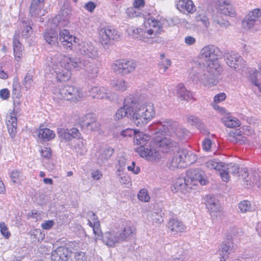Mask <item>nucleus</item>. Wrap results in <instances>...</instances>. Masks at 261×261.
<instances>
[{"label": "nucleus", "instance_id": "nucleus-11", "mask_svg": "<svg viewBox=\"0 0 261 261\" xmlns=\"http://www.w3.org/2000/svg\"><path fill=\"white\" fill-rule=\"evenodd\" d=\"M119 37L118 32L113 28L104 27L99 31V38L102 44H110L111 40H117Z\"/></svg>", "mask_w": 261, "mask_h": 261}, {"label": "nucleus", "instance_id": "nucleus-58", "mask_svg": "<svg viewBox=\"0 0 261 261\" xmlns=\"http://www.w3.org/2000/svg\"><path fill=\"white\" fill-rule=\"evenodd\" d=\"M0 232L5 239H9L11 236V232L4 222L0 223Z\"/></svg>", "mask_w": 261, "mask_h": 261}, {"label": "nucleus", "instance_id": "nucleus-1", "mask_svg": "<svg viewBox=\"0 0 261 261\" xmlns=\"http://www.w3.org/2000/svg\"><path fill=\"white\" fill-rule=\"evenodd\" d=\"M84 68L89 77L97 76L98 69L96 64L88 60L83 62L77 58L70 57L62 55H57L47 61L45 70L46 73L55 74L57 80L61 82L68 81L71 77L70 71L79 70Z\"/></svg>", "mask_w": 261, "mask_h": 261}, {"label": "nucleus", "instance_id": "nucleus-27", "mask_svg": "<svg viewBox=\"0 0 261 261\" xmlns=\"http://www.w3.org/2000/svg\"><path fill=\"white\" fill-rule=\"evenodd\" d=\"M177 97L181 100L190 101L193 98V94L188 90L182 83L177 85L176 88Z\"/></svg>", "mask_w": 261, "mask_h": 261}, {"label": "nucleus", "instance_id": "nucleus-40", "mask_svg": "<svg viewBox=\"0 0 261 261\" xmlns=\"http://www.w3.org/2000/svg\"><path fill=\"white\" fill-rule=\"evenodd\" d=\"M112 87L120 92L126 91L128 88V83L123 79H118L112 83Z\"/></svg>", "mask_w": 261, "mask_h": 261}, {"label": "nucleus", "instance_id": "nucleus-59", "mask_svg": "<svg viewBox=\"0 0 261 261\" xmlns=\"http://www.w3.org/2000/svg\"><path fill=\"white\" fill-rule=\"evenodd\" d=\"M88 215V224L90 227H92L94 226V225L96 224V223H99L97 217L94 213L92 212H89Z\"/></svg>", "mask_w": 261, "mask_h": 261}, {"label": "nucleus", "instance_id": "nucleus-61", "mask_svg": "<svg viewBox=\"0 0 261 261\" xmlns=\"http://www.w3.org/2000/svg\"><path fill=\"white\" fill-rule=\"evenodd\" d=\"M135 7L129 8L126 10V13L128 16L131 18L139 17L141 15V13L136 10Z\"/></svg>", "mask_w": 261, "mask_h": 261}, {"label": "nucleus", "instance_id": "nucleus-28", "mask_svg": "<svg viewBox=\"0 0 261 261\" xmlns=\"http://www.w3.org/2000/svg\"><path fill=\"white\" fill-rule=\"evenodd\" d=\"M84 125L91 131H98L100 127V123L97 121L96 118L92 114H88L85 117Z\"/></svg>", "mask_w": 261, "mask_h": 261}, {"label": "nucleus", "instance_id": "nucleus-9", "mask_svg": "<svg viewBox=\"0 0 261 261\" xmlns=\"http://www.w3.org/2000/svg\"><path fill=\"white\" fill-rule=\"evenodd\" d=\"M227 65L237 72L242 70L246 66L245 61L238 53H228L225 57Z\"/></svg>", "mask_w": 261, "mask_h": 261}, {"label": "nucleus", "instance_id": "nucleus-4", "mask_svg": "<svg viewBox=\"0 0 261 261\" xmlns=\"http://www.w3.org/2000/svg\"><path fill=\"white\" fill-rule=\"evenodd\" d=\"M164 19L162 17L145 19L141 28L132 26L127 29L128 33L142 42L152 44L157 41L163 31Z\"/></svg>", "mask_w": 261, "mask_h": 261}, {"label": "nucleus", "instance_id": "nucleus-51", "mask_svg": "<svg viewBox=\"0 0 261 261\" xmlns=\"http://www.w3.org/2000/svg\"><path fill=\"white\" fill-rule=\"evenodd\" d=\"M161 57L162 59L160 63V70H162L165 72L171 66V62L169 59L165 58L164 55H162Z\"/></svg>", "mask_w": 261, "mask_h": 261}, {"label": "nucleus", "instance_id": "nucleus-54", "mask_svg": "<svg viewBox=\"0 0 261 261\" xmlns=\"http://www.w3.org/2000/svg\"><path fill=\"white\" fill-rule=\"evenodd\" d=\"M11 179L14 183H20L23 180L22 173L17 170L13 171L11 173Z\"/></svg>", "mask_w": 261, "mask_h": 261}, {"label": "nucleus", "instance_id": "nucleus-57", "mask_svg": "<svg viewBox=\"0 0 261 261\" xmlns=\"http://www.w3.org/2000/svg\"><path fill=\"white\" fill-rule=\"evenodd\" d=\"M92 227L93 228V233L95 235V241H97L98 240H101L102 238L103 239L102 233L100 229V224L96 223L94 226Z\"/></svg>", "mask_w": 261, "mask_h": 261}, {"label": "nucleus", "instance_id": "nucleus-53", "mask_svg": "<svg viewBox=\"0 0 261 261\" xmlns=\"http://www.w3.org/2000/svg\"><path fill=\"white\" fill-rule=\"evenodd\" d=\"M239 209L241 212L243 213L251 211V205L250 202L248 200L241 201L239 204Z\"/></svg>", "mask_w": 261, "mask_h": 261}, {"label": "nucleus", "instance_id": "nucleus-46", "mask_svg": "<svg viewBox=\"0 0 261 261\" xmlns=\"http://www.w3.org/2000/svg\"><path fill=\"white\" fill-rule=\"evenodd\" d=\"M239 176L244 180V181L246 182L244 184L246 185L247 187L251 186V184H253L255 180L254 177L253 178V179H252L251 177H248L249 174L247 168H244L242 169L241 174L239 175Z\"/></svg>", "mask_w": 261, "mask_h": 261}, {"label": "nucleus", "instance_id": "nucleus-16", "mask_svg": "<svg viewBox=\"0 0 261 261\" xmlns=\"http://www.w3.org/2000/svg\"><path fill=\"white\" fill-rule=\"evenodd\" d=\"M103 242L109 247H114L122 242L119 235V231L116 230L106 232L103 236Z\"/></svg>", "mask_w": 261, "mask_h": 261}, {"label": "nucleus", "instance_id": "nucleus-62", "mask_svg": "<svg viewBox=\"0 0 261 261\" xmlns=\"http://www.w3.org/2000/svg\"><path fill=\"white\" fill-rule=\"evenodd\" d=\"M219 172L220 176L224 181L227 182L229 180L230 173L227 169H226L225 165H224V167H223V168L221 169V170L219 171Z\"/></svg>", "mask_w": 261, "mask_h": 261}, {"label": "nucleus", "instance_id": "nucleus-22", "mask_svg": "<svg viewBox=\"0 0 261 261\" xmlns=\"http://www.w3.org/2000/svg\"><path fill=\"white\" fill-rule=\"evenodd\" d=\"M114 152V150L110 147L99 149L96 154L97 163L100 165L105 164L110 158Z\"/></svg>", "mask_w": 261, "mask_h": 261}, {"label": "nucleus", "instance_id": "nucleus-3", "mask_svg": "<svg viewBox=\"0 0 261 261\" xmlns=\"http://www.w3.org/2000/svg\"><path fill=\"white\" fill-rule=\"evenodd\" d=\"M158 127L161 129L167 136L161 140L154 141L156 146L159 147L163 152H168L177 145V142L186 138L188 130L181 127L174 121L166 120L158 123Z\"/></svg>", "mask_w": 261, "mask_h": 261}, {"label": "nucleus", "instance_id": "nucleus-37", "mask_svg": "<svg viewBox=\"0 0 261 261\" xmlns=\"http://www.w3.org/2000/svg\"><path fill=\"white\" fill-rule=\"evenodd\" d=\"M241 132L238 129L230 133V136L232 137L231 141L240 144H246L248 140L245 136L241 134Z\"/></svg>", "mask_w": 261, "mask_h": 261}, {"label": "nucleus", "instance_id": "nucleus-42", "mask_svg": "<svg viewBox=\"0 0 261 261\" xmlns=\"http://www.w3.org/2000/svg\"><path fill=\"white\" fill-rule=\"evenodd\" d=\"M224 164L218 162L216 160H209L205 163V166L210 170H215L216 171H221L224 167Z\"/></svg>", "mask_w": 261, "mask_h": 261}, {"label": "nucleus", "instance_id": "nucleus-43", "mask_svg": "<svg viewBox=\"0 0 261 261\" xmlns=\"http://www.w3.org/2000/svg\"><path fill=\"white\" fill-rule=\"evenodd\" d=\"M137 66L136 62L133 60H124L123 65V74L133 72Z\"/></svg>", "mask_w": 261, "mask_h": 261}, {"label": "nucleus", "instance_id": "nucleus-48", "mask_svg": "<svg viewBox=\"0 0 261 261\" xmlns=\"http://www.w3.org/2000/svg\"><path fill=\"white\" fill-rule=\"evenodd\" d=\"M124 60L115 61L112 64V68L114 72L123 74Z\"/></svg>", "mask_w": 261, "mask_h": 261}, {"label": "nucleus", "instance_id": "nucleus-52", "mask_svg": "<svg viewBox=\"0 0 261 261\" xmlns=\"http://www.w3.org/2000/svg\"><path fill=\"white\" fill-rule=\"evenodd\" d=\"M138 197L140 200L142 202H147L150 199V197L146 189H142L140 190L138 194Z\"/></svg>", "mask_w": 261, "mask_h": 261}, {"label": "nucleus", "instance_id": "nucleus-14", "mask_svg": "<svg viewBox=\"0 0 261 261\" xmlns=\"http://www.w3.org/2000/svg\"><path fill=\"white\" fill-rule=\"evenodd\" d=\"M77 49L79 53L86 58L95 59L97 56V51L91 42L82 41L79 43Z\"/></svg>", "mask_w": 261, "mask_h": 261}, {"label": "nucleus", "instance_id": "nucleus-39", "mask_svg": "<svg viewBox=\"0 0 261 261\" xmlns=\"http://www.w3.org/2000/svg\"><path fill=\"white\" fill-rule=\"evenodd\" d=\"M146 217L148 222L152 225L160 224L163 221L162 216L156 212H148Z\"/></svg>", "mask_w": 261, "mask_h": 261}, {"label": "nucleus", "instance_id": "nucleus-38", "mask_svg": "<svg viewBox=\"0 0 261 261\" xmlns=\"http://www.w3.org/2000/svg\"><path fill=\"white\" fill-rule=\"evenodd\" d=\"M188 122L191 125L196 126L202 133L204 134L206 133V131L205 130L204 124L196 116L193 115L189 116L188 117Z\"/></svg>", "mask_w": 261, "mask_h": 261}, {"label": "nucleus", "instance_id": "nucleus-34", "mask_svg": "<svg viewBox=\"0 0 261 261\" xmlns=\"http://www.w3.org/2000/svg\"><path fill=\"white\" fill-rule=\"evenodd\" d=\"M38 137L43 141H49L53 139L55 136V133L51 129L47 128H39L38 130Z\"/></svg>", "mask_w": 261, "mask_h": 261}, {"label": "nucleus", "instance_id": "nucleus-45", "mask_svg": "<svg viewBox=\"0 0 261 261\" xmlns=\"http://www.w3.org/2000/svg\"><path fill=\"white\" fill-rule=\"evenodd\" d=\"M133 227L130 225H127L124 227L123 230L119 232V235L121 242L126 241L133 234Z\"/></svg>", "mask_w": 261, "mask_h": 261}, {"label": "nucleus", "instance_id": "nucleus-7", "mask_svg": "<svg viewBox=\"0 0 261 261\" xmlns=\"http://www.w3.org/2000/svg\"><path fill=\"white\" fill-rule=\"evenodd\" d=\"M155 142L151 141L148 146H139L134 148V151L137 152L139 155L149 161H156L161 158V153L155 147Z\"/></svg>", "mask_w": 261, "mask_h": 261}, {"label": "nucleus", "instance_id": "nucleus-26", "mask_svg": "<svg viewBox=\"0 0 261 261\" xmlns=\"http://www.w3.org/2000/svg\"><path fill=\"white\" fill-rule=\"evenodd\" d=\"M167 227L169 231L173 234L184 232L186 228L181 221L174 219L170 220Z\"/></svg>", "mask_w": 261, "mask_h": 261}, {"label": "nucleus", "instance_id": "nucleus-25", "mask_svg": "<svg viewBox=\"0 0 261 261\" xmlns=\"http://www.w3.org/2000/svg\"><path fill=\"white\" fill-rule=\"evenodd\" d=\"M187 181V176L185 178H178L175 179L173 187L174 190H173L174 192H180L183 193H186L192 189L191 185L188 184Z\"/></svg>", "mask_w": 261, "mask_h": 261}, {"label": "nucleus", "instance_id": "nucleus-30", "mask_svg": "<svg viewBox=\"0 0 261 261\" xmlns=\"http://www.w3.org/2000/svg\"><path fill=\"white\" fill-rule=\"evenodd\" d=\"M151 137L148 134L142 132L137 130L134 136V142L135 145L145 146L148 143L151 142Z\"/></svg>", "mask_w": 261, "mask_h": 261}, {"label": "nucleus", "instance_id": "nucleus-32", "mask_svg": "<svg viewBox=\"0 0 261 261\" xmlns=\"http://www.w3.org/2000/svg\"><path fill=\"white\" fill-rule=\"evenodd\" d=\"M221 121L226 127L230 128L237 127L241 124L238 118L232 116L228 112L221 118Z\"/></svg>", "mask_w": 261, "mask_h": 261}, {"label": "nucleus", "instance_id": "nucleus-33", "mask_svg": "<svg viewBox=\"0 0 261 261\" xmlns=\"http://www.w3.org/2000/svg\"><path fill=\"white\" fill-rule=\"evenodd\" d=\"M219 11V13L223 14L225 16L229 15L231 17H234L236 15V12L230 4L226 1H223L222 3L220 5Z\"/></svg>", "mask_w": 261, "mask_h": 261}, {"label": "nucleus", "instance_id": "nucleus-8", "mask_svg": "<svg viewBox=\"0 0 261 261\" xmlns=\"http://www.w3.org/2000/svg\"><path fill=\"white\" fill-rule=\"evenodd\" d=\"M187 181L191 185L192 188L199 183L201 185H205L208 179L204 172L199 169H191L187 172Z\"/></svg>", "mask_w": 261, "mask_h": 261}, {"label": "nucleus", "instance_id": "nucleus-19", "mask_svg": "<svg viewBox=\"0 0 261 261\" xmlns=\"http://www.w3.org/2000/svg\"><path fill=\"white\" fill-rule=\"evenodd\" d=\"M59 40L63 46L67 48H70L74 43H76L79 39L70 34L67 30H63L60 32Z\"/></svg>", "mask_w": 261, "mask_h": 261}, {"label": "nucleus", "instance_id": "nucleus-31", "mask_svg": "<svg viewBox=\"0 0 261 261\" xmlns=\"http://www.w3.org/2000/svg\"><path fill=\"white\" fill-rule=\"evenodd\" d=\"M207 63L206 70L211 75H217L221 73L222 71V68L219 63L218 59L212 61L206 62Z\"/></svg>", "mask_w": 261, "mask_h": 261}, {"label": "nucleus", "instance_id": "nucleus-41", "mask_svg": "<svg viewBox=\"0 0 261 261\" xmlns=\"http://www.w3.org/2000/svg\"><path fill=\"white\" fill-rule=\"evenodd\" d=\"M33 71H29L24 77L22 85L27 91L31 89L33 85Z\"/></svg>", "mask_w": 261, "mask_h": 261}, {"label": "nucleus", "instance_id": "nucleus-60", "mask_svg": "<svg viewBox=\"0 0 261 261\" xmlns=\"http://www.w3.org/2000/svg\"><path fill=\"white\" fill-rule=\"evenodd\" d=\"M73 261H87V256L85 252L82 251L76 252L74 253Z\"/></svg>", "mask_w": 261, "mask_h": 261}, {"label": "nucleus", "instance_id": "nucleus-5", "mask_svg": "<svg viewBox=\"0 0 261 261\" xmlns=\"http://www.w3.org/2000/svg\"><path fill=\"white\" fill-rule=\"evenodd\" d=\"M189 75L192 80L203 86L212 87L217 84V80L205 69L203 65L198 62L192 64Z\"/></svg>", "mask_w": 261, "mask_h": 261}, {"label": "nucleus", "instance_id": "nucleus-6", "mask_svg": "<svg viewBox=\"0 0 261 261\" xmlns=\"http://www.w3.org/2000/svg\"><path fill=\"white\" fill-rule=\"evenodd\" d=\"M82 96L78 88L69 85L54 90L53 95L54 100L59 103H62L64 100L78 101Z\"/></svg>", "mask_w": 261, "mask_h": 261}, {"label": "nucleus", "instance_id": "nucleus-64", "mask_svg": "<svg viewBox=\"0 0 261 261\" xmlns=\"http://www.w3.org/2000/svg\"><path fill=\"white\" fill-rule=\"evenodd\" d=\"M76 145L74 147L75 149V151L79 154H82L84 152V145L82 141L80 139L77 140Z\"/></svg>", "mask_w": 261, "mask_h": 261}, {"label": "nucleus", "instance_id": "nucleus-49", "mask_svg": "<svg viewBox=\"0 0 261 261\" xmlns=\"http://www.w3.org/2000/svg\"><path fill=\"white\" fill-rule=\"evenodd\" d=\"M258 72L257 69L251 68L249 70L248 79L249 81L254 85H258L257 82V75Z\"/></svg>", "mask_w": 261, "mask_h": 261}, {"label": "nucleus", "instance_id": "nucleus-35", "mask_svg": "<svg viewBox=\"0 0 261 261\" xmlns=\"http://www.w3.org/2000/svg\"><path fill=\"white\" fill-rule=\"evenodd\" d=\"M183 154L182 155L183 160L184 161V166L186 167L196 162L197 159V155L194 152L189 151L187 150L182 149Z\"/></svg>", "mask_w": 261, "mask_h": 261}, {"label": "nucleus", "instance_id": "nucleus-17", "mask_svg": "<svg viewBox=\"0 0 261 261\" xmlns=\"http://www.w3.org/2000/svg\"><path fill=\"white\" fill-rule=\"evenodd\" d=\"M57 133L61 139L67 141H69L73 138L80 139L81 135L79 130L75 128H72L70 129L64 127L58 128Z\"/></svg>", "mask_w": 261, "mask_h": 261}, {"label": "nucleus", "instance_id": "nucleus-36", "mask_svg": "<svg viewBox=\"0 0 261 261\" xmlns=\"http://www.w3.org/2000/svg\"><path fill=\"white\" fill-rule=\"evenodd\" d=\"M43 37L46 42L50 45H54L57 43L58 35L55 30L46 31L44 33Z\"/></svg>", "mask_w": 261, "mask_h": 261}, {"label": "nucleus", "instance_id": "nucleus-20", "mask_svg": "<svg viewBox=\"0 0 261 261\" xmlns=\"http://www.w3.org/2000/svg\"><path fill=\"white\" fill-rule=\"evenodd\" d=\"M184 155L182 149L179 150L177 153L168 160L167 164V167L172 170H175L177 168H185L184 161L182 158Z\"/></svg>", "mask_w": 261, "mask_h": 261}, {"label": "nucleus", "instance_id": "nucleus-15", "mask_svg": "<svg viewBox=\"0 0 261 261\" xmlns=\"http://www.w3.org/2000/svg\"><path fill=\"white\" fill-rule=\"evenodd\" d=\"M72 9L67 1H65L62 6L61 11L58 15L54 19V23L56 20L63 25H66L70 20Z\"/></svg>", "mask_w": 261, "mask_h": 261}, {"label": "nucleus", "instance_id": "nucleus-29", "mask_svg": "<svg viewBox=\"0 0 261 261\" xmlns=\"http://www.w3.org/2000/svg\"><path fill=\"white\" fill-rule=\"evenodd\" d=\"M7 125L10 136L14 137L17 132V118L14 113H10L7 116Z\"/></svg>", "mask_w": 261, "mask_h": 261}, {"label": "nucleus", "instance_id": "nucleus-47", "mask_svg": "<svg viewBox=\"0 0 261 261\" xmlns=\"http://www.w3.org/2000/svg\"><path fill=\"white\" fill-rule=\"evenodd\" d=\"M221 15L222 14L218 13L214 17V22L221 27H228L229 25L228 21L223 18Z\"/></svg>", "mask_w": 261, "mask_h": 261}, {"label": "nucleus", "instance_id": "nucleus-2", "mask_svg": "<svg viewBox=\"0 0 261 261\" xmlns=\"http://www.w3.org/2000/svg\"><path fill=\"white\" fill-rule=\"evenodd\" d=\"M155 115L154 105L150 102H138L133 95L127 96L123 107L119 109L115 115V119L123 117L133 118L135 124L142 127L152 119Z\"/></svg>", "mask_w": 261, "mask_h": 261}, {"label": "nucleus", "instance_id": "nucleus-56", "mask_svg": "<svg viewBox=\"0 0 261 261\" xmlns=\"http://www.w3.org/2000/svg\"><path fill=\"white\" fill-rule=\"evenodd\" d=\"M196 20L197 22H200L205 27L209 26L208 20L203 12L199 13L196 16Z\"/></svg>", "mask_w": 261, "mask_h": 261}, {"label": "nucleus", "instance_id": "nucleus-55", "mask_svg": "<svg viewBox=\"0 0 261 261\" xmlns=\"http://www.w3.org/2000/svg\"><path fill=\"white\" fill-rule=\"evenodd\" d=\"M117 176L119 177V182L121 184L127 186L130 185L131 179L126 173L119 172Z\"/></svg>", "mask_w": 261, "mask_h": 261}, {"label": "nucleus", "instance_id": "nucleus-23", "mask_svg": "<svg viewBox=\"0 0 261 261\" xmlns=\"http://www.w3.org/2000/svg\"><path fill=\"white\" fill-rule=\"evenodd\" d=\"M235 246L231 242L224 243L220 250V261H226L235 251Z\"/></svg>", "mask_w": 261, "mask_h": 261}, {"label": "nucleus", "instance_id": "nucleus-12", "mask_svg": "<svg viewBox=\"0 0 261 261\" xmlns=\"http://www.w3.org/2000/svg\"><path fill=\"white\" fill-rule=\"evenodd\" d=\"M205 199V205L211 216L214 218L220 217L222 209L218 201L211 195L206 196Z\"/></svg>", "mask_w": 261, "mask_h": 261}, {"label": "nucleus", "instance_id": "nucleus-24", "mask_svg": "<svg viewBox=\"0 0 261 261\" xmlns=\"http://www.w3.org/2000/svg\"><path fill=\"white\" fill-rule=\"evenodd\" d=\"M176 8L181 12L193 13L196 8L191 0H178L176 3Z\"/></svg>", "mask_w": 261, "mask_h": 261}, {"label": "nucleus", "instance_id": "nucleus-63", "mask_svg": "<svg viewBox=\"0 0 261 261\" xmlns=\"http://www.w3.org/2000/svg\"><path fill=\"white\" fill-rule=\"evenodd\" d=\"M225 166L229 173L236 175L239 172V167L237 165L230 164L229 165H225Z\"/></svg>", "mask_w": 261, "mask_h": 261}, {"label": "nucleus", "instance_id": "nucleus-18", "mask_svg": "<svg viewBox=\"0 0 261 261\" xmlns=\"http://www.w3.org/2000/svg\"><path fill=\"white\" fill-rule=\"evenodd\" d=\"M90 96L93 98L107 99L111 100L113 98V94L104 87H94L89 91Z\"/></svg>", "mask_w": 261, "mask_h": 261}, {"label": "nucleus", "instance_id": "nucleus-44", "mask_svg": "<svg viewBox=\"0 0 261 261\" xmlns=\"http://www.w3.org/2000/svg\"><path fill=\"white\" fill-rule=\"evenodd\" d=\"M14 54L15 59L19 61L22 55V46L20 42L17 40L15 36L13 41Z\"/></svg>", "mask_w": 261, "mask_h": 261}, {"label": "nucleus", "instance_id": "nucleus-10", "mask_svg": "<svg viewBox=\"0 0 261 261\" xmlns=\"http://www.w3.org/2000/svg\"><path fill=\"white\" fill-rule=\"evenodd\" d=\"M261 24L260 9H254L250 11L242 21L245 29H252L256 24Z\"/></svg>", "mask_w": 261, "mask_h": 261}, {"label": "nucleus", "instance_id": "nucleus-13", "mask_svg": "<svg viewBox=\"0 0 261 261\" xmlns=\"http://www.w3.org/2000/svg\"><path fill=\"white\" fill-rule=\"evenodd\" d=\"M220 51L218 47L213 45L204 46L200 50V55L205 62L216 60L220 56Z\"/></svg>", "mask_w": 261, "mask_h": 261}, {"label": "nucleus", "instance_id": "nucleus-21", "mask_svg": "<svg viewBox=\"0 0 261 261\" xmlns=\"http://www.w3.org/2000/svg\"><path fill=\"white\" fill-rule=\"evenodd\" d=\"M70 253L67 248L59 247L51 253V259L53 261H67Z\"/></svg>", "mask_w": 261, "mask_h": 261}, {"label": "nucleus", "instance_id": "nucleus-50", "mask_svg": "<svg viewBox=\"0 0 261 261\" xmlns=\"http://www.w3.org/2000/svg\"><path fill=\"white\" fill-rule=\"evenodd\" d=\"M30 13L32 17H36L44 15L45 11L42 10V8L39 7L38 6H35L34 9H32V4H31Z\"/></svg>", "mask_w": 261, "mask_h": 261}]
</instances>
